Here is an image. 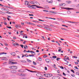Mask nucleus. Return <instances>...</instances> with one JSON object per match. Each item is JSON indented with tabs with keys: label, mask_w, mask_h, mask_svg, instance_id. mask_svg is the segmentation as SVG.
<instances>
[{
	"label": "nucleus",
	"mask_w": 79,
	"mask_h": 79,
	"mask_svg": "<svg viewBox=\"0 0 79 79\" xmlns=\"http://www.w3.org/2000/svg\"><path fill=\"white\" fill-rule=\"evenodd\" d=\"M30 3L31 4H33V5H40L39 3L37 2V1H33L30 2Z\"/></svg>",
	"instance_id": "nucleus-1"
},
{
	"label": "nucleus",
	"mask_w": 79,
	"mask_h": 79,
	"mask_svg": "<svg viewBox=\"0 0 79 79\" xmlns=\"http://www.w3.org/2000/svg\"><path fill=\"white\" fill-rule=\"evenodd\" d=\"M10 69H17L18 67L16 66H12L10 67Z\"/></svg>",
	"instance_id": "nucleus-2"
},
{
	"label": "nucleus",
	"mask_w": 79,
	"mask_h": 79,
	"mask_svg": "<svg viewBox=\"0 0 79 79\" xmlns=\"http://www.w3.org/2000/svg\"><path fill=\"white\" fill-rule=\"evenodd\" d=\"M36 76L38 77H42V75L40 73H37L36 74Z\"/></svg>",
	"instance_id": "nucleus-3"
},
{
	"label": "nucleus",
	"mask_w": 79,
	"mask_h": 79,
	"mask_svg": "<svg viewBox=\"0 0 79 79\" xmlns=\"http://www.w3.org/2000/svg\"><path fill=\"white\" fill-rule=\"evenodd\" d=\"M9 64H17V62H12L11 61H10L9 62Z\"/></svg>",
	"instance_id": "nucleus-4"
},
{
	"label": "nucleus",
	"mask_w": 79,
	"mask_h": 79,
	"mask_svg": "<svg viewBox=\"0 0 79 79\" xmlns=\"http://www.w3.org/2000/svg\"><path fill=\"white\" fill-rule=\"evenodd\" d=\"M25 5H29V2L28 1H26L25 2Z\"/></svg>",
	"instance_id": "nucleus-5"
},
{
	"label": "nucleus",
	"mask_w": 79,
	"mask_h": 79,
	"mask_svg": "<svg viewBox=\"0 0 79 79\" xmlns=\"http://www.w3.org/2000/svg\"><path fill=\"white\" fill-rule=\"evenodd\" d=\"M65 9H67L68 10H73L74 9L69 8H65Z\"/></svg>",
	"instance_id": "nucleus-6"
},
{
	"label": "nucleus",
	"mask_w": 79,
	"mask_h": 79,
	"mask_svg": "<svg viewBox=\"0 0 79 79\" xmlns=\"http://www.w3.org/2000/svg\"><path fill=\"white\" fill-rule=\"evenodd\" d=\"M13 45L14 46H15V47H16V45H19V44L18 43H16L15 44H13Z\"/></svg>",
	"instance_id": "nucleus-7"
},
{
	"label": "nucleus",
	"mask_w": 79,
	"mask_h": 79,
	"mask_svg": "<svg viewBox=\"0 0 79 79\" xmlns=\"http://www.w3.org/2000/svg\"><path fill=\"white\" fill-rule=\"evenodd\" d=\"M48 77H51L52 76V74H48Z\"/></svg>",
	"instance_id": "nucleus-8"
},
{
	"label": "nucleus",
	"mask_w": 79,
	"mask_h": 79,
	"mask_svg": "<svg viewBox=\"0 0 79 79\" xmlns=\"http://www.w3.org/2000/svg\"><path fill=\"white\" fill-rule=\"evenodd\" d=\"M10 54L11 55H12L13 56H15V52H12L10 53Z\"/></svg>",
	"instance_id": "nucleus-9"
},
{
	"label": "nucleus",
	"mask_w": 79,
	"mask_h": 79,
	"mask_svg": "<svg viewBox=\"0 0 79 79\" xmlns=\"http://www.w3.org/2000/svg\"><path fill=\"white\" fill-rule=\"evenodd\" d=\"M20 61L21 62H22L23 63H26V60H21Z\"/></svg>",
	"instance_id": "nucleus-10"
},
{
	"label": "nucleus",
	"mask_w": 79,
	"mask_h": 79,
	"mask_svg": "<svg viewBox=\"0 0 79 79\" xmlns=\"http://www.w3.org/2000/svg\"><path fill=\"white\" fill-rule=\"evenodd\" d=\"M28 48V47L27 46V45H25L24 46V49H27Z\"/></svg>",
	"instance_id": "nucleus-11"
},
{
	"label": "nucleus",
	"mask_w": 79,
	"mask_h": 79,
	"mask_svg": "<svg viewBox=\"0 0 79 79\" xmlns=\"http://www.w3.org/2000/svg\"><path fill=\"white\" fill-rule=\"evenodd\" d=\"M12 73H16V70H12Z\"/></svg>",
	"instance_id": "nucleus-12"
},
{
	"label": "nucleus",
	"mask_w": 79,
	"mask_h": 79,
	"mask_svg": "<svg viewBox=\"0 0 79 79\" xmlns=\"http://www.w3.org/2000/svg\"><path fill=\"white\" fill-rule=\"evenodd\" d=\"M45 61H46L47 63H49V61H50V60L48 59H46Z\"/></svg>",
	"instance_id": "nucleus-13"
},
{
	"label": "nucleus",
	"mask_w": 79,
	"mask_h": 79,
	"mask_svg": "<svg viewBox=\"0 0 79 79\" xmlns=\"http://www.w3.org/2000/svg\"><path fill=\"white\" fill-rule=\"evenodd\" d=\"M44 28L45 29H46V30H48V31L49 30V29L50 28H48V27H44Z\"/></svg>",
	"instance_id": "nucleus-14"
},
{
	"label": "nucleus",
	"mask_w": 79,
	"mask_h": 79,
	"mask_svg": "<svg viewBox=\"0 0 79 79\" xmlns=\"http://www.w3.org/2000/svg\"><path fill=\"white\" fill-rule=\"evenodd\" d=\"M18 71L20 73H24V72L22 71V70L21 69L18 70Z\"/></svg>",
	"instance_id": "nucleus-15"
},
{
	"label": "nucleus",
	"mask_w": 79,
	"mask_h": 79,
	"mask_svg": "<svg viewBox=\"0 0 79 79\" xmlns=\"http://www.w3.org/2000/svg\"><path fill=\"white\" fill-rule=\"evenodd\" d=\"M53 68L56 69H57V68L56 67V65H55V64H54Z\"/></svg>",
	"instance_id": "nucleus-16"
},
{
	"label": "nucleus",
	"mask_w": 79,
	"mask_h": 79,
	"mask_svg": "<svg viewBox=\"0 0 79 79\" xmlns=\"http://www.w3.org/2000/svg\"><path fill=\"white\" fill-rule=\"evenodd\" d=\"M44 76H45V77H48V74H44Z\"/></svg>",
	"instance_id": "nucleus-17"
},
{
	"label": "nucleus",
	"mask_w": 79,
	"mask_h": 79,
	"mask_svg": "<svg viewBox=\"0 0 79 79\" xmlns=\"http://www.w3.org/2000/svg\"><path fill=\"white\" fill-rule=\"evenodd\" d=\"M38 60L40 61H41L42 60V59H41V58H40V57H39L38 58Z\"/></svg>",
	"instance_id": "nucleus-18"
},
{
	"label": "nucleus",
	"mask_w": 79,
	"mask_h": 79,
	"mask_svg": "<svg viewBox=\"0 0 79 79\" xmlns=\"http://www.w3.org/2000/svg\"><path fill=\"white\" fill-rule=\"evenodd\" d=\"M52 58L54 59L56 58V56H52Z\"/></svg>",
	"instance_id": "nucleus-19"
},
{
	"label": "nucleus",
	"mask_w": 79,
	"mask_h": 79,
	"mask_svg": "<svg viewBox=\"0 0 79 79\" xmlns=\"http://www.w3.org/2000/svg\"><path fill=\"white\" fill-rule=\"evenodd\" d=\"M37 26H38V27H42V26L41 25H37Z\"/></svg>",
	"instance_id": "nucleus-20"
},
{
	"label": "nucleus",
	"mask_w": 79,
	"mask_h": 79,
	"mask_svg": "<svg viewBox=\"0 0 79 79\" xmlns=\"http://www.w3.org/2000/svg\"><path fill=\"white\" fill-rule=\"evenodd\" d=\"M60 78L58 76H56V79H60Z\"/></svg>",
	"instance_id": "nucleus-21"
},
{
	"label": "nucleus",
	"mask_w": 79,
	"mask_h": 79,
	"mask_svg": "<svg viewBox=\"0 0 79 79\" xmlns=\"http://www.w3.org/2000/svg\"><path fill=\"white\" fill-rule=\"evenodd\" d=\"M6 8H1V10H2V11H3V10H5H5H6Z\"/></svg>",
	"instance_id": "nucleus-22"
},
{
	"label": "nucleus",
	"mask_w": 79,
	"mask_h": 79,
	"mask_svg": "<svg viewBox=\"0 0 79 79\" xmlns=\"http://www.w3.org/2000/svg\"><path fill=\"white\" fill-rule=\"evenodd\" d=\"M27 61L29 63H31V60L29 59H27Z\"/></svg>",
	"instance_id": "nucleus-23"
},
{
	"label": "nucleus",
	"mask_w": 79,
	"mask_h": 79,
	"mask_svg": "<svg viewBox=\"0 0 79 79\" xmlns=\"http://www.w3.org/2000/svg\"><path fill=\"white\" fill-rule=\"evenodd\" d=\"M5 11H7V12H8V11H9V10L7 9H6Z\"/></svg>",
	"instance_id": "nucleus-24"
},
{
	"label": "nucleus",
	"mask_w": 79,
	"mask_h": 79,
	"mask_svg": "<svg viewBox=\"0 0 79 79\" xmlns=\"http://www.w3.org/2000/svg\"><path fill=\"white\" fill-rule=\"evenodd\" d=\"M29 56L27 55V54L24 55V56H26V57H28Z\"/></svg>",
	"instance_id": "nucleus-25"
},
{
	"label": "nucleus",
	"mask_w": 79,
	"mask_h": 79,
	"mask_svg": "<svg viewBox=\"0 0 79 79\" xmlns=\"http://www.w3.org/2000/svg\"><path fill=\"white\" fill-rule=\"evenodd\" d=\"M61 29L62 30H64V31H66V29H65V28H61Z\"/></svg>",
	"instance_id": "nucleus-26"
},
{
	"label": "nucleus",
	"mask_w": 79,
	"mask_h": 79,
	"mask_svg": "<svg viewBox=\"0 0 79 79\" xmlns=\"http://www.w3.org/2000/svg\"><path fill=\"white\" fill-rule=\"evenodd\" d=\"M71 76L73 77H75V75H74V74H71Z\"/></svg>",
	"instance_id": "nucleus-27"
},
{
	"label": "nucleus",
	"mask_w": 79,
	"mask_h": 79,
	"mask_svg": "<svg viewBox=\"0 0 79 79\" xmlns=\"http://www.w3.org/2000/svg\"><path fill=\"white\" fill-rule=\"evenodd\" d=\"M30 24H31V25H33V26H34V25H35V24H34L31 22H30Z\"/></svg>",
	"instance_id": "nucleus-28"
},
{
	"label": "nucleus",
	"mask_w": 79,
	"mask_h": 79,
	"mask_svg": "<svg viewBox=\"0 0 79 79\" xmlns=\"http://www.w3.org/2000/svg\"><path fill=\"white\" fill-rule=\"evenodd\" d=\"M33 64H34V65H36V63L34 61H33Z\"/></svg>",
	"instance_id": "nucleus-29"
},
{
	"label": "nucleus",
	"mask_w": 79,
	"mask_h": 79,
	"mask_svg": "<svg viewBox=\"0 0 79 79\" xmlns=\"http://www.w3.org/2000/svg\"><path fill=\"white\" fill-rule=\"evenodd\" d=\"M71 71L72 72V73H73L74 74V71L72 69L71 70Z\"/></svg>",
	"instance_id": "nucleus-30"
},
{
	"label": "nucleus",
	"mask_w": 79,
	"mask_h": 79,
	"mask_svg": "<svg viewBox=\"0 0 79 79\" xmlns=\"http://www.w3.org/2000/svg\"><path fill=\"white\" fill-rule=\"evenodd\" d=\"M44 69L45 71H47V68L46 67H44Z\"/></svg>",
	"instance_id": "nucleus-31"
},
{
	"label": "nucleus",
	"mask_w": 79,
	"mask_h": 79,
	"mask_svg": "<svg viewBox=\"0 0 79 79\" xmlns=\"http://www.w3.org/2000/svg\"><path fill=\"white\" fill-rule=\"evenodd\" d=\"M26 24H30V22H26Z\"/></svg>",
	"instance_id": "nucleus-32"
},
{
	"label": "nucleus",
	"mask_w": 79,
	"mask_h": 79,
	"mask_svg": "<svg viewBox=\"0 0 79 79\" xmlns=\"http://www.w3.org/2000/svg\"><path fill=\"white\" fill-rule=\"evenodd\" d=\"M66 5V4L65 3H62V6H64Z\"/></svg>",
	"instance_id": "nucleus-33"
},
{
	"label": "nucleus",
	"mask_w": 79,
	"mask_h": 79,
	"mask_svg": "<svg viewBox=\"0 0 79 79\" xmlns=\"http://www.w3.org/2000/svg\"><path fill=\"white\" fill-rule=\"evenodd\" d=\"M6 27H7V28H9V29H11V27L7 26Z\"/></svg>",
	"instance_id": "nucleus-34"
},
{
	"label": "nucleus",
	"mask_w": 79,
	"mask_h": 79,
	"mask_svg": "<svg viewBox=\"0 0 79 79\" xmlns=\"http://www.w3.org/2000/svg\"><path fill=\"white\" fill-rule=\"evenodd\" d=\"M49 13H52L53 14V13H54V11H50L49 12Z\"/></svg>",
	"instance_id": "nucleus-35"
},
{
	"label": "nucleus",
	"mask_w": 79,
	"mask_h": 79,
	"mask_svg": "<svg viewBox=\"0 0 79 79\" xmlns=\"http://www.w3.org/2000/svg\"><path fill=\"white\" fill-rule=\"evenodd\" d=\"M25 12H26V13H32L33 12H30V11H26Z\"/></svg>",
	"instance_id": "nucleus-36"
},
{
	"label": "nucleus",
	"mask_w": 79,
	"mask_h": 79,
	"mask_svg": "<svg viewBox=\"0 0 79 79\" xmlns=\"http://www.w3.org/2000/svg\"><path fill=\"white\" fill-rule=\"evenodd\" d=\"M53 79H56V76H54L52 77Z\"/></svg>",
	"instance_id": "nucleus-37"
},
{
	"label": "nucleus",
	"mask_w": 79,
	"mask_h": 79,
	"mask_svg": "<svg viewBox=\"0 0 79 79\" xmlns=\"http://www.w3.org/2000/svg\"><path fill=\"white\" fill-rule=\"evenodd\" d=\"M43 11H45V12H48V10H44Z\"/></svg>",
	"instance_id": "nucleus-38"
},
{
	"label": "nucleus",
	"mask_w": 79,
	"mask_h": 79,
	"mask_svg": "<svg viewBox=\"0 0 79 79\" xmlns=\"http://www.w3.org/2000/svg\"><path fill=\"white\" fill-rule=\"evenodd\" d=\"M15 27H16V28H17V29H18V26L16 25H15Z\"/></svg>",
	"instance_id": "nucleus-39"
},
{
	"label": "nucleus",
	"mask_w": 79,
	"mask_h": 79,
	"mask_svg": "<svg viewBox=\"0 0 79 79\" xmlns=\"http://www.w3.org/2000/svg\"><path fill=\"white\" fill-rule=\"evenodd\" d=\"M59 6H63V3L60 4L59 5Z\"/></svg>",
	"instance_id": "nucleus-40"
},
{
	"label": "nucleus",
	"mask_w": 79,
	"mask_h": 79,
	"mask_svg": "<svg viewBox=\"0 0 79 79\" xmlns=\"http://www.w3.org/2000/svg\"><path fill=\"white\" fill-rule=\"evenodd\" d=\"M76 74H77V75H78V76H79V72H76Z\"/></svg>",
	"instance_id": "nucleus-41"
},
{
	"label": "nucleus",
	"mask_w": 79,
	"mask_h": 79,
	"mask_svg": "<svg viewBox=\"0 0 79 79\" xmlns=\"http://www.w3.org/2000/svg\"><path fill=\"white\" fill-rule=\"evenodd\" d=\"M64 61H67V59L66 58H64Z\"/></svg>",
	"instance_id": "nucleus-42"
},
{
	"label": "nucleus",
	"mask_w": 79,
	"mask_h": 79,
	"mask_svg": "<svg viewBox=\"0 0 79 79\" xmlns=\"http://www.w3.org/2000/svg\"><path fill=\"white\" fill-rule=\"evenodd\" d=\"M73 57L74 58H77V57L76 56H73Z\"/></svg>",
	"instance_id": "nucleus-43"
},
{
	"label": "nucleus",
	"mask_w": 79,
	"mask_h": 79,
	"mask_svg": "<svg viewBox=\"0 0 79 79\" xmlns=\"http://www.w3.org/2000/svg\"><path fill=\"white\" fill-rule=\"evenodd\" d=\"M60 68L61 69H64V68H63V67L62 66H61L60 67Z\"/></svg>",
	"instance_id": "nucleus-44"
},
{
	"label": "nucleus",
	"mask_w": 79,
	"mask_h": 79,
	"mask_svg": "<svg viewBox=\"0 0 79 79\" xmlns=\"http://www.w3.org/2000/svg\"><path fill=\"white\" fill-rule=\"evenodd\" d=\"M69 23H74V22L68 21Z\"/></svg>",
	"instance_id": "nucleus-45"
},
{
	"label": "nucleus",
	"mask_w": 79,
	"mask_h": 79,
	"mask_svg": "<svg viewBox=\"0 0 79 79\" xmlns=\"http://www.w3.org/2000/svg\"><path fill=\"white\" fill-rule=\"evenodd\" d=\"M75 64H79V63H78V62H75Z\"/></svg>",
	"instance_id": "nucleus-46"
},
{
	"label": "nucleus",
	"mask_w": 79,
	"mask_h": 79,
	"mask_svg": "<svg viewBox=\"0 0 79 79\" xmlns=\"http://www.w3.org/2000/svg\"><path fill=\"white\" fill-rule=\"evenodd\" d=\"M29 16H34V15L32 14H29Z\"/></svg>",
	"instance_id": "nucleus-47"
},
{
	"label": "nucleus",
	"mask_w": 79,
	"mask_h": 79,
	"mask_svg": "<svg viewBox=\"0 0 79 79\" xmlns=\"http://www.w3.org/2000/svg\"><path fill=\"white\" fill-rule=\"evenodd\" d=\"M21 24L23 26H24V23H21Z\"/></svg>",
	"instance_id": "nucleus-48"
},
{
	"label": "nucleus",
	"mask_w": 79,
	"mask_h": 79,
	"mask_svg": "<svg viewBox=\"0 0 79 79\" xmlns=\"http://www.w3.org/2000/svg\"><path fill=\"white\" fill-rule=\"evenodd\" d=\"M21 47H22V48H23V47H24V46L23 45H20Z\"/></svg>",
	"instance_id": "nucleus-49"
},
{
	"label": "nucleus",
	"mask_w": 79,
	"mask_h": 79,
	"mask_svg": "<svg viewBox=\"0 0 79 79\" xmlns=\"http://www.w3.org/2000/svg\"><path fill=\"white\" fill-rule=\"evenodd\" d=\"M59 60H60V58H56V60H57V61H59Z\"/></svg>",
	"instance_id": "nucleus-50"
},
{
	"label": "nucleus",
	"mask_w": 79,
	"mask_h": 79,
	"mask_svg": "<svg viewBox=\"0 0 79 79\" xmlns=\"http://www.w3.org/2000/svg\"><path fill=\"white\" fill-rule=\"evenodd\" d=\"M47 57V55H44L43 56L44 58H46V57Z\"/></svg>",
	"instance_id": "nucleus-51"
},
{
	"label": "nucleus",
	"mask_w": 79,
	"mask_h": 79,
	"mask_svg": "<svg viewBox=\"0 0 79 79\" xmlns=\"http://www.w3.org/2000/svg\"><path fill=\"white\" fill-rule=\"evenodd\" d=\"M5 13V12H2V11H0V14H1V13Z\"/></svg>",
	"instance_id": "nucleus-52"
},
{
	"label": "nucleus",
	"mask_w": 79,
	"mask_h": 79,
	"mask_svg": "<svg viewBox=\"0 0 79 79\" xmlns=\"http://www.w3.org/2000/svg\"><path fill=\"white\" fill-rule=\"evenodd\" d=\"M58 13H57V12H54V13L53 14H57Z\"/></svg>",
	"instance_id": "nucleus-53"
},
{
	"label": "nucleus",
	"mask_w": 79,
	"mask_h": 79,
	"mask_svg": "<svg viewBox=\"0 0 79 79\" xmlns=\"http://www.w3.org/2000/svg\"><path fill=\"white\" fill-rule=\"evenodd\" d=\"M33 22H35V23H38V22H37V21H33Z\"/></svg>",
	"instance_id": "nucleus-54"
},
{
	"label": "nucleus",
	"mask_w": 79,
	"mask_h": 79,
	"mask_svg": "<svg viewBox=\"0 0 79 79\" xmlns=\"http://www.w3.org/2000/svg\"><path fill=\"white\" fill-rule=\"evenodd\" d=\"M49 18V19H55V20L56 19H53V18Z\"/></svg>",
	"instance_id": "nucleus-55"
},
{
	"label": "nucleus",
	"mask_w": 79,
	"mask_h": 79,
	"mask_svg": "<svg viewBox=\"0 0 79 79\" xmlns=\"http://www.w3.org/2000/svg\"><path fill=\"white\" fill-rule=\"evenodd\" d=\"M66 59L68 60H69V57H67Z\"/></svg>",
	"instance_id": "nucleus-56"
},
{
	"label": "nucleus",
	"mask_w": 79,
	"mask_h": 79,
	"mask_svg": "<svg viewBox=\"0 0 79 79\" xmlns=\"http://www.w3.org/2000/svg\"><path fill=\"white\" fill-rule=\"evenodd\" d=\"M63 75H64V76H66V75L65 74V73H63Z\"/></svg>",
	"instance_id": "nucleus-57"
},
{
	"label": "nucleus",
	"mask_w": 79,
	"mask_h": 79,
	"mask_svg": "<svg viewBox=\"0 0 79 79\" xmlns=\"http://www.w3.org/2000/svg\"><path fill=\"white\" fill-rule=\"evenodd\" d=\"M26 52H27V53H29V52H30V51L28 50V51H26Z\"/></svg>",
	"instance_id": "nucleus-58"
},
{
	"label": "nucleus",
	"mask_w": 79,
	"mask_h": 79,
	"mask_svg": "<svg viewBox=\"0 0 79 79\" xmlns=\"http://www.w3.org/2000/svg\"><path fill=\"white\" fill-rule=\"evenodd\" d=\"M5 45H6V46H8V44H6V43L5 44Z\"/></svg>",
	"instance_id": "nucleus-59"
},
{
	"label": "nucleus",
	"mask_w": 79,
	"mask_h": 79,
	"mask_svg": "<svg viewBox=\"0 0 79 79\" xmlns=\"http://www.w3.org/2000/svg\"><path fill=\"white\" fill-rule=\"evenodd\" d=\"M6 57H3V59H2L3 60H5V59H6Z\"/></svg>",
	"instance_id": "nucleus-60"
},
{
	"label": "nucleus",
	"mask_w": 79,
	"mask_h": 79,
	"mask_svg": "<svg viewBox=\"0 0 79 79\" xmlns=\"http://www.w3.org/2000/svg\"><path fill=\"white\" fill-rule=\"evenodd\" d=\"M36 6V7H37V8H39V6H36H36Z\"/></svg>",
	"instance_id": "nucleus-61"
},
{
	"label": "nucleus",
	"mask_w": 79,
	"mask_h": 79,
	"mask_svg": "<svg viewBox=\"0 0 79 79\" xmlns=\"http://www.w3.org/2000/svg\"><path fill=\"white\" fill-rule=\"evenodd\" d=\"M7 17H8V18H11V17L10 16H9V15H7Z\"/></svg>",
	"instance_id": "nucleus-62"
},
{
	"label": "nucleus",
	"mask_w": 79,
	"mask_h": 79,
	"mask_svg": "<svg viewBox=\"0 0 79 79\" xmlns=\"http://www.w3.org/2000/svg\"><path fill=\"white\" fill-rule=\"evenodd\" d=\"M60 51H61V49H60L59 50H58V52H60Z\"/></svg>",
	"instance_id": "nucleus-63"
},
{
	"label": "nucleus",
	"mask_w": 79,
	"mask_h": 79,
	"mask_svg": "<svg viewBox=\"0 0 79 79\" xmlns=\"http://www.w3.org/2000/svg\"><path fill=\"white\" fill-rule=\"evenodd\" d=\"M26 42V41H24V42L23 43L24 44H25V43Z\"/></svg>",
	"instance_id": "nucleus-64"
}]
</instances>
